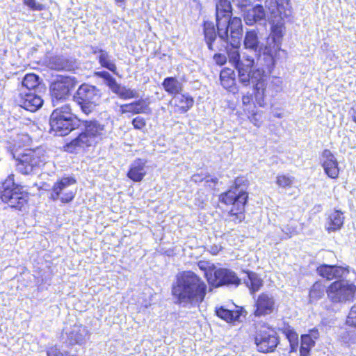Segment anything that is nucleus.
Here are the masks:
<instances>
[{"label":"nucleus","mask_w":356,"mask_h":356,"mask_svg":"<svg viewBox=\"0 0 356 356\" xmlns=\"http://www.w3.org/2000/svg\"><path fill=\"white\" fill-rule=\"evenodd\" d=\"M232 8L228 0H218L216 3V26L218 36L227 49L229 61L234 67L245 63V58L241 60L238 49L242 36V22L239 17H232Z\"/></svg>","instance_id":"f257e3e1"},{"label":"nucleus","mask_w":356,"mask_h":356,"mask_svg":"<svg viewBox=\"0 0 356 356\" xmlns=\"http://www.w3.org/2000/svg\"><path fill=\"white\" fill-rule=\"evenodd\" d=\"M207 290L206 283L195 273L184 271L176 276L172 295L176 305L191 309L199 307L204 301Z\"/></svg>","instance_id":"f03ea898"},{"label":"nucleus","mask_w":356,"mask_h":356,"mask_svg":"<svg viewBox=\"0 0 356 356\" xmlns=\"http://www.w3.org/2000/svg\"><path fill=\"white\" fill-rule=\"evenodd\" d=\"M246 189L247 180L244 177H237L234 185L220 197L222 203L232 205L229 214L233 217L232 220L236 223L242 222L245 218V205L248 198Z\"/></svg>","instance_id":"7ed1b4c3"},{"label":"nucleus","mask_w":356,"mask_h":356,"mask_svg":"<svg viewBox=\"0 0 356 356\" xmlns=\"http://www.w3.org/2000/svg\"><path fill=\"white\" fill-rule=\"evenodd\" d=\"M85 129L65 145V150L74 153L79 149L92 146L106 135L105 126L97 120L83 122Z\"/></svg>","instance_id":"20e7f679"},{"label":"nucleus","mask_w":356,"mask_h":356,"mask_svg":"<svg viewBox=\"0 0 356 356\" xmlns=\"http://www.w3.org/2000/svg\"><path fill=\"white\" fill-rule=\"evenodd\" d=\"M49 124L51 129L59 136H65L73 130L78 124L71 106L63 104L56 106L51 114Z\"/></svg>","instance_id":"39448f33"},{"label":"nucleus","mask_w":356,"mask_h":356,"mask_svg":"<svg viewBox=\"0 0 356 356\" xmlns=\"http://www.w3.org/2000/svg\"><path fill=\"white\" fill-rule=\"evenodd\" d=\"M0 197L10 207L22 211L27 203L29 196L23 191L22 186L15 184L14 175L11 174L2 183Z\"/></svg>","instance_id":"423d86ee"},{"label":"nucleus","mask_w":356,"mask_h":356,"mask_svg":"<svg viewBox=\"0 0 356 356\" xmlns=\"http://www.w3.org/2000/svg\"><path fill=\"white\" fill-rule=\"evenodd\" d=\"M252 83L254 84V97L259 106H265V97H273L280 89V81L276 79L275 82L268 83L264 71L256 69L252 73Z\"/></svg>","instance_id":"0eeeda50"},{"label":"nucleus","mask_w":356,"mask_h":356,"mask_svg":"<svg viewBox=\"0 0 356 356\" xmlns=\"http://www.w3.org/2000/svg\"><path fill=\"white\" fill-rule=\"evenodd\" d=\"M17 170L26 175L35 174L45 163L42 149H28L16 160Z\"/></svg>","instance_id":"6e6552de"},{"label":"nucleus","mask_w":356,"mask_h":356,"mask_svg":"<svg viewBox=\"0 0 356 356\" xmlns=\"http://www.w3.org/2000/svg\"><path fill=\"white\" fill-rule=\"evenodd\" d=\"M100 90L94 86L82 84L74 95V99L82 111L88 115L100 103Z\"/></svg>","instance_id":"1a4fd4ad"},{"label":"nucleus","mask_w":356,"mask_h":356,"mask_svg":"<svg viewBox=\"0 0 356 356\" xmlns=\"http://www.w3.org/2000/svg\"><path fill=\"white\" fill-rule=\"evenodd\" d=\"M326 292L333 303H345L353 300L356 286L348 281L338 280L330 284Z\"/></svg>","instance_id":"9d476101"},{"label":"nucleus","mask_w":356,"mask_h":356,"mask_svg":"<svg viewBox=\"0 0 356 356\" xmlns=\"http://www.w3.org/2000/svg\"><path fill=\"white\" fill-rule=\"evenodd\" d=\"M75 86V79L71 76H60L51 83L50 92L54 107L59 105L70 96L71 90Z\"/></svg>","instance_id":"9b49d317"},{"label":"nucleus","mask_w":356,"mask_h":356,"mask_svg":"<svg viewBox=\"0 0 356 356\" xmlns=\"http://www.w3.org/2000/svg\"><path fill=\"white\" fill-rule=\"evenodd\" d=\"M282 332L286 336L290 344V353H296L299 348L300 356H308L312 347L315 345L312 338L306 334L300 337V346L299 348L298 334L290 326L282 329Z\"/></svg>","instance_id":"f8f14e48"},{"label":"nucleus","mask_w":356,"mask_h":356,"mask_svg":"<svg viewBox=\"0 0 356 356\" xmlns=\"http://www.w3.org/2000/svg\"><path fill=\"white\" fill-rule=\"evenodd\" d=\"M76 183L72 177H63L54 184L52 187L51 198L54 200H60L63 203L71 202L75 195V191L72 188V186Z\"/></svg>","instance_id":"ddd939ff"},{"label":"nucleus","mask_w":356,"mask_h":356,"mask_svg":"<svg viewBox=\"0 0 356 356\" xmlns=\"http://www.w3.org/2000/svg\"><path fill=\"white\" fill-rule=\"evenodd\" d=\"M26 89L16 90L15 101L22 108L35 112L43 105L44 101L42 97L35 91L26 92Z\"/></svg>","instance_id":"4468645a"},{"label":"nucleus","mask_w":356,"mask_h":356,"mask_svg":"<svg viewBox=\"0 0 356 356\" xmlns=\"http://www.w3.org/2000/svg\"><path fill=\"white\" fill-rule=\"evenodd\" d=\"M209 283L215 287L222 286L236 287L241 284V279L232 270L219 268L214 270L213 277L209 278Z\"/></svg>","instance_id":"2eb2a0df"},{"label":"nucleus","mask_w":356,"mask_h":356,"mask_svg":"<svg viewBox=\"0 0 356 356\" xmlns=\"http://www.w3.org/2000/svg\"><path fill=\"white\" fill-rule=\"evenodd\" d=\"M254 343L259 352H273L280 343L277 334L273 330L259 331L254 337Z\"/></svg>","instance_id":"dca6fc26"},{"label":"nucleus","mask_w":356,"mask_h":356,"mask_svg":"<svg viewBox=\"0 0 356 356\" xmlns=\"http://www.w3.org/2000/svg\"><path fill=\"white\" fill-rule=\"evenodd\" d=\"M49 68L57 71H73L78 67L76 58L67 55H55L47 60Z\"/></svg>","instance_id":"f3484780"},{"label":"nucleus","mask_w":356,"mask_h":356,"mask_svg":"<svg viewBox=\"0 0 356 356\" xmlns=\"http://www.w3.org/2000/svg\"><path fill=\"white\" fill-rule=\"evenodd\" d=\"M321 166L326 175L331 179H337L339 175V163L329 149H325L321 156Z\"/></svg>","instance_id":"a211bd4d"},{"label":"nucleus","mask_w":356,"mask_h":356,"mask_svg":"<svg viewBox=\"0 0 356 356\" xmlns=\"http://www.w3.org/2000/svg\"><path fill=\"white\" fill-rule=\"evenodd\" d=\"M275 300L272 294L261 293L255 302L256 309L254 312L256 316H266L271 314L275 309Z\"/></svg>","instance_id":"6ab92c4d"},{"label":"nucleus","mask_w":356,"mask_h":356,"mask_svg":"<svg viewBox=\"0 0 356 356\" xmlns=\"http://www.w3.org/2000/svg\"><path fill=\"white\" fill-rule=\"evenodd\" d=\"M243 45L245 49L254 52L258 58L261 56L262 51L265 54L267 50L266 48H264V44L259 40L256 29L248 30L245 32Z\"/></svg>","instance_id":"aec40b11"},{"label":"nucleus","mask_w":356,"mask_h":356,"mask_svg":"<svg viewBox=\"0 0 356 356\" xmlns=\"http://www.w3.org/2000/svg\"><path fill=\"white\" fill-rule=\"evenodd\" d=\"M265 7L275 17H286L291 15L290 0H266Z\"/></svg>","instance_id":"412c9836"},{"label":"nucleus","mask_w":356,"mask_h":356,"mask_svg":"<svg viewBox=\"0 0 356 356\" xmlns=\"http://www.w3.org/2000/svg\"><path fill=\"white\" fill-rule=\"evenodd\" d=\"M254 65V59L250 56H247L245 57V63L235 67L238 72V81L244 86H248L250 82L252 83V73L256 70H252Z\"/></svg>","instance_id":"4be33fe9"},{"label":"nucleus","mask_w":356,"mask_h":356,"mask_svg":"<svg viewBox=\"0 0 356 356\" xmlns=\"http://www.w3.org/2000/svg\"><path fill=\"white\" fill-rule=\"evenodd\" d=\"M244 21L248 26H252L257 23H265L266 12L264 7L257 4L247 10L244 14Z\"/></svg>","instance_id":"5701e85b"},{"label":"nucleus","mask_w":356,"mask_h":356,"mask_svg":"<svg viewBox=\"0 0 356 356\" xmlns=\"http://www.w3.org/2000/svg\"><path fill=\"white\" fill-rule=\"evenodd\" d=\"M325 229L329 232L340 229L344 222L343 213L338 209L329 211L326 214Z\"/></svg>","instance_id":"b1692460"},{"label":"nucleus","mask_w":356,"mask_h":356,"mask_svg":"<svg viewBox=\"0 0 356 356\" xmlns=\"http://www.w3.org/2000/svg\"><path fill=\"white\" fill-rule=\"evenodd\" d=\"M318 273L327 280H333L343 277L348 273V270L338 266L324 264L317 268Z\"/></svg>","instance_id":"393cba45"},{"label":"nucleus","mask_w":356,"mask_h":356,"mask_svg":"<svg viewBox=\"0 0 356 356\" xmlns=\"http://www.w3.org/2000/svg\"><path fill=\"white\" fill-rule=\"evenodd\" d=\"M346 324L351 327L341 333V337L346 343L356 341V305L351 307L346 319Z\"/></svg>","instance_id":"a878e982"},{"label":"nucleus","mask_w":356,"mask_h":356,"mask_svg":"<svg viewBox=\"0 0 356 356\" xmlns=\"http://www.w3.org/2000/svg\"><path fill=\"white\" fill-rule=\"evenodd\" d=\"M146 161L137 159L131 164L127 177L135 182L140 181L146 175Z\"/></svg>","instance_id":"bb28decb"},{"label":"nucleus","mask_w":356,"mask_h":356,"mask_svg":"<svg viewBox=\"0 0 356 356\" xmlns=\"http://www.w3.org/2000/svg\"><path fill=\"white\" fill-rule=\"evenodd\" d=\"M120 111L122 114L127 113L140 114L149 113L150 108L144 99H139L129 104L121 105Z\"/></svg>","instance_id":"cd10ccee"},{"label":"nucleus","mask_w":356,"mask_h":356,"mask_svg":"<svg viewBox=\"0 0 356 356\" xmlns=\"http://www.w3.org/2000/svg\"><path fill=\"white\" fill-rule=\"evenodd\" d=\"M245 277H243V283L249 289L250 293L253 295L259 291L264 285L261 277L256 273L248 270Z\"/></svg>","instance_id":"c85d7f7f"},{"label":"nucleus","mask_w":356,"mask_h":356,"mask_svg":"<svg viewBox=\"0 0 356 356\" xmlns=\"http://www.w3.org/2000/svg\"><path fill=\"white\" fill-rule=\"evenodd\" d=\"M204 40L207 44L208 49L211 51H221L222 48L218 46H215L214 42L216 40L217 34L212 22H205L204 23Z\"/></svg>","instance_id":"c756f323"},{"label":"nucleus","mask_w":356,"mask_h":356,"mask_svg":"<svg viewBox=\"0 0 356 356\" xmlns=\"http://www.w3.org/2000/svg\"><path fill=\"white\" fill-rule=\"evenodd\" d=\"M173 101L176 111L179 113H186L194 104L193 98L188 94L179 93L174 97Z\"/></svg>","instance_id":"7c9ffc66"},{"label":"nucleus","mask_w":356,"mask_h":356,"mask_svg":"<svg viewBox=\"0 0 356 356\" xmlns=\"http://www.w3.org/2000/svg\"><path fill=\"white\" fill-rule=\"evenodd\" d=\"M88 336V329L81 325H75L68 334L71 344H82Z\"/></svg>","instance_id":"2f4dec72"},{"label":"nucleus","mask_w":356,"mask_h":356,"mask_svg":"<svg viewBox=\"0 0 356 356\" xmlns=\"http://www.w3.org/2000/svg\"><path fill=\"white\" fill-rule=\"evenodd\" d=\"M162 86L165 92L169 95H174V97L181 93L183 90V84L173 76L165 78Z\"/></svg>","instance_id":"473e14b6"},{"label":"nucleus","mask_w":356,"mask_h":356,"mask_svg":"<svg viewBox=\"0 0 356 356\" xmlns=\"http://www.w3.org/2000/svg\"><path fill=\"white\" fill-rule=\"evenodd\" d=\"M40 84V77L33 73L27 74L23 78L22 83L17 90L26 89V92L35 91Z\"/></svg>","instance_id":"72a5a7b5"},{"label":"nucleus","mask_w":356,"mask_h":356,"mask_svg":"<svg viewBox=\"0 0 356 356\" xmlns=\"http://www.w3.org/2000/svg\"><path fill=\"white\" fill-rule=\"evenodd\" d=\"M99 63L102 67H104L114 74H117V67L115 60L106 51H100V55L97 56Z\"/></svg>","instance_id":"f704fd0d"},{"label":"nucleus","mask_w":356,"mask_h":356,"mask_svg":"<svg viewBox=\"0 0 356 356\" xmlns=\"http://www.w3.org/2000/svg\"><path fill=\"white\" fill-rule=\"evenodd\" d=\"M220 79L224 88L232 91L235 85L234 72L232 70L228 68L222 70L220 74Z\"/></svg>","instance_id":"c9c22d12"},{"label":"nucleus","mask_w":356,"mask_h":356,"mask_svg":"<svg viewBox=\"0 0 356 356\" xmlns=\"http://www.w3.org/2000/svg\"><path fill=\"white\" fill-rule=\"evenodd\" d=\"M111 90L113 92L118 95L120 98L124 99L138 98L139 96L138 92L136 90H132L125 86H122L118 83Z\"/></svg>","instance_id":"e433bc0d"},{"label":"nucleus","mask_w":356,"mask_h":356,"mask_svg":"<svg viewBox=\"0 0 356 356\" xmlns=\"http://www.w3.org/2000/svg\"><path fill=\"white\" fill-rule=\"evenodd\" d=\"M325 286L321 282L314 283L309 291V300L314 302L321 298L325 293Z\"/></svg>","instance_id":"4c0bfd02"},{"label":"nucleus","mask_w":356,"mask_h":356,"mask_svg":"<svg viewBox=\"0 0 356 356\" xmlns=\"http://www.w3.org/2000/svg\"><path fill=\"white\" fill-rule=\"evenodd\" d=\"M216 313L218 317L226 321L227 322L234 321L238 317L236 313H234L222 307L216 309Z\"/></svg>","instance_id":"58836bf2"},{"label":"nucleus","mask_w":356,"mask_h":356,"mask_svg":"<svg viewBox=\"0 0 356 356\" xmlns=\"http://www.w3.org/2000/svg\"><path fill=\"white\" fill-rule=\"evenodd\" d=\"M197 266L200 270L204 272V275L209 282V278H210V277H213L214 270L216 269L214 264L209 261H200Z\"/></svg>","instance_id":"ea45409f"},{"label":"nucleus","mask_w":356,"mask_h":356,"mask_svg":"<svg viewBox=\"0 0 356 356\" xmlns=\"http://www.w3.org/2000/svg\"><path fill=\"white\" fill-rule=\"evenodd\" d=\"M294 182V177L286 175H279L276 177V184L282 188L291 187Z\"/></svg>","instance_id":"a19ab883"},{"label":"nucleus","mask_w":356,"mask_h":356,"mask_svg":"<svg viewBox=\"0 0 356 356\" xmlns=\"http://www.w3.org/2000/svg\"><path fill=\"white\" fill-rule=\"evenodd\" d=\"M95 75L97 77L103 79L105 81L107 86H108V88L111 90H112L113 88V87L115 86V84L117 83L115 79L110 73H108L106 71L96 72H95Z\"/></svg>","instance_id":"79ce46f5"},{"label":"nucleus","mask_w":356,"mask_h":356,"mask_svg":"<svg viewBox=\"0 0 356 356\" xmlns=\"http://www.w3.org/2000/svg\"><path fill=\"white\" fill-rule=\"evenodd\" d=\"M24 3L33 10L40 11L44 9V6L35 0H23Z\"/></svg>","instance_id":"37998d69"},{"label":"nucleus","mask_w":356,"mask_h":356,"mask_svg":"<svg viewBox=\"0 0 356 356\" xmlns=\"http://www.w3.org/2000/svg\"><path fill=\"white\" fill-rule=\"evenodd\" d=\"M132 124L136 129H142L146 124L145 119L143 117L138 116L133 119Z\"/></svg>","instance_id":"c03bdc74"},{"label":"nucleus","mask_w":356,"mask_h":356,"mask_svg":"<svg viewBox=\"0 0 356 356\" xmlns=\"http://www.w3.org/2000/svg\"><path fill=\"white\" fill-rule=\"evenodd\" d=\"M242 102L243 106H246L247 108H252V105L254 104L252 94H247L243 96Z\"/></svg>","instance_id":"a18cd8bd"},{"label":"nucleus","mask_w":356,"mask_h":356,"mask_svg":"<svg viewBox=\"0 0 356 356\" xmlns=\"http://www.w3.org/2000/svg\"><path fill=\"white\" fill-rule=\"evenodd\" d=\"M282 231L287 236V237H291L293 234H295L296 232V227L290 224L284 226L282 228Z\"/></svg>","instance_id":"49530a36"},{"label":"nucleus","mask_w":356,"mask_h":356,"mask_svg":"<svg viewBox=\"0 0 356 356\" xmlns=\"http://www.w3.org/2000/svg\"><path fill=\"white\" fill-rule=\"evenodd\" d=\"M213 60L216 64L219 65H223L227 62V57L222 54H216L213 56Z\"/></svg>","instance_id":"de8ad7c7"},{"label":"nucleus","mask_w":356,"mask_h":356,"mask_svg":"<svg viewBox=\"0 0 356 356\" xmlns=\"http://www.w3.org/2000/svg\"><path fill=\"white\" fill-rule=\"evenodd\" d=\"M306 335L309 336L312 339L315 341L319 337V332L317 329H312L309 331Z\"/></svg>","instance_id":"09e8293b"},{"label":"nucleus","mask_w":356,"mask_h":356,"mask_svg":"<svg viewBox=\"0 0 356 356\" xmlns=\"http://www.w3.org/2000/svg\"><path fill=\"white\" fill-rule=\"evenodd\" d=\"M233 3L238 8H243L248 6V0H232Z\"/></svg>","instance_id":"8fccbe9b"},{"label":"nucleus","mask_w":356,"mask_h":356,"mask_svg":"<svg viewBox=\"0 0 356 356\" xmlns=\"http://www.w3.org/2000/svg\"><path fill=\"white\" fill-rule=\"evenodd\" d=\"M221 250L220 246L212 245L210 247L209 251L213 255L217 254Z\"/></svg>","instance_id":"3c124183"},{"label":"nucleus","mask_w":356,"mask_h":356,"mask_svg":"<svg viewBox=\"0 0 356 356\" xmlns=\"http://www.w3.org/2000/svg\"><path fill=\"white\" fill-rule=\"evenodd\" d=\"M353 122L356 123V104L353 106L349 112Z\"/></svg>","instance_id":"603ef678"},{"label":"nucleus","mask_w":356,"mask_h":356,"mask_svg":"<svg viewBox=\"0 0 356 356\" xmlns=\"http://www.w3.org/2000/svg\"><path fill=\"white\" fill-rule=\"evenodd\" d=\"M281 36V31L278 27H275L273 30V38H279Z\"/></svg>","instance_id":"864d4df0"},{"label":"nucleus","mask_w":356,"mask_h":356,"mask_svg":"<svg viewBox=\"0 0 356 356\" xmlns=\"http://www.w3.org/2000/svg\"><path fill=\"white\" fill-rule=\"evenodd\" d=\"M192 180L194 181L195 182H198V181H202V179L201 178L200 175H194L192 177Z\"/></svg>","instance_id":"5fc2aeb1"},{"label":"nucleus","mask_w":356,"mask_h":356,"mask_svg":"<svg viewBox=\"0 0 356 356\" xmlns=\"http://www.w3.org/2000/svg\"><path fill=\"white\" fill-rule=\"evenodd\" d=\"M100 51H104L102 49H99L98 47H93L92 48V53L94 54H97L98 56L100 55Z\"/></svg>","instance_id":"6e6d98bb"},{"label":"nucleus","mask_w":356,"mask_h":356,"mask_svg":"<svg viewBox=\"0 0 356 356\" xmlns=\"http://www.w3.org/2000/svg\"><path fill=\"white\" fill-rule=\"evenodd\" d=\"M115 2L118 6L122 7L124 6L125 0H115Z\"/></svg>","instance_id":"4d7b16f0"},{"label":"nucleus","mask_w":356,"mask_h":356,"mask_svg":"<svg viewBox=\"0 0 356 356\" xmlns=\"http://www.w3.org/2000/svg\"><path fill=\"white\" fill-rule=\"evenodd\" d=\"M209 181H211V182H213V183H216L217 181L216 179H211L210 180H207L206 182L208 183Z\"/></svg>","instance_id":"13d9d810"}]
</instances>
